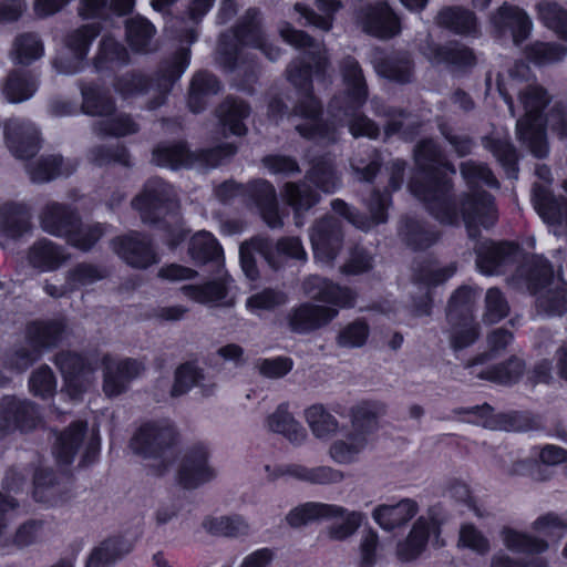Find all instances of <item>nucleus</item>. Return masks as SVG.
<instances>
[{
  "label": "nucleus",
  "instance_id": "nucleus-1",
  "mask_svg": "<svg viewBox=\"0 0 567 567\" xmlns=\"http://www.w3.org/2000/svg\"><path fill=\"white\" fill-rule=\"evenodd\" d=\"M281 38L290 45L305 50L303 56L290 63L287 69L289 82L299 91L300 97L295 107V116L300 118L296 130L306 138H315L323 143L337 140V131L348 125L354 137L375 138L379 127L364 115L360 109L368 99V86L359 62L347 56L340 63L343 91L336 95L328 107L329 123L320 118L321 106L311 94L310 79L312 69L317 75L323 74L328 66L326 49L303 31L295 30L288 23L279 28Z\"/></svg>",
  "mask_w": 567,
  "mask_h": 567
},
{
  "label": "nucleus",
  "instance_id": "nucleus-2",
  "mask_svg": "<svg viewBox=\"0 0 567 567\" xmlns=\"http://www.w3.org/2000/svg\"><path fill=\"white\" fill-rule=\"evenodd\" d=\"M415 163L417 172L409 188L436 220L444 225H458L462 218L470 237L476 236L478 226L488 228L495 225L498 215L493 197L476 188L480 184L498 187L496 177L486 165L473 161L461 165V174L471 192L456 203L447 178V173L455 174V169L432 140L416 146Z\"/></svg>",
  "mask_w": 567,
  "mask_h": 567
},
{
  "label": "nucleus",
  "instance_id": "nucleus-3",
  "mask_svg": "<svg viewBox=\"0 0 567 567\" xmlns=\"http://www.w3.org/2000/svg\"><path fill=\"white\" fill-rule=\"evenodd\" d=\"M529 75L530 69L525 62H515L506 75L498 74L497 89L513 116L522 112L516 123L518 140L536 157H545L548 153L546 127L559 137L567 136L566 109L555 104L544 117L543 112L551 100L547 90L538 83H528L523 87H517Z\"/></svg>",
  "mask_w": 567,
  "mask_h": 567
},
{
  "label": "nucleus",
  "instance_id": "nucleus-4",
  "mask_svg": "<svg viewBox=\"0 0 567 567\" xmlns=\"http://www.w3.org/2000/svg\"><path fill=\"white\" fill-rule=\"evenodd\" d=\"M248 48L260 50L270 61H276L281 51L268 42L261 28L260 12L248 9L237 25L221 34L217 48V61L225 69L236 70L249 61Z\"/></svg>",
  "mask_w": 567,
  "mask_h": 567
},
{
  "label": "nucleus",
  "instance_id": "nucleus-5",
  "mask_svg": "<svg viewBox=\"0 0 567 567\" xmlns=\"http://www.w3.org/2000/svg\"><path fill=\"white\" fill-rule=\"evenodd\" d=\"M177 442L175 426L168 420L143 423L130 441V449L136 455L151 461L155 475L164 474L172 464L173 447Z\"/></svg>",
  "mask_w": 567,
  "mask_h": 567
},
{
  "label": "nucleus",
  "instance_id": "nucleus-6",
  "mask_svg": "<svg viewBox=\"0 0 567 567\" xmlns=\"http://www.w3.org/2000/svg\"><path fill=\"white\" fill-rule=\"evenodd\" d=\"M337 518H342V522L340 524L330 525L327 528V535L333 540H344L358 530L364 515L361 512L349 511L337 504L308 502L291 509L286 517L288 524L292 527Z\"/></svg>",
  "mask_w": 567,
  "mask_h": 567
},
{
  "label": "nucleus",
  "instance_id": "nucleus-7",
  "mask_svg": "<svg viewBox=\"0 0 567 567\" xmlns=\"http://www.w3.org/2000/svg\"><path fill=\"white\" fill-rule=\"evenodd\" d=\"M246 193L254 199L262 219L270 228H281L284 226L282 216L279 213L276 189L268 181L258 179L250 183L247 187L234 182H225L215 189L216 197L223 203H228L233 198Z\"/></svg>",
  "mask_w": 567,
  "mask_h": 567
},
{
  "label": "nucleus",
  "instance_id": "nucleus-8",
  "mask_svg": "<svg viewBox=\"0 0 567 567\" xmlns=\"http://www.w3.org/2000/svg\"><path fill=\"white\" fill-rule=\"evenodd\" d=\"M65 336L62 320L37 321L28 326L27 338L32 349L21 348L8 360L9 368L17 372L28 369L40 355V350L56 346Z\"/></svg>",
  "mask_w": 567,
  "mask_h": 567
},
{
  "label": "nucleus",
  "instance_id": "nucleus-9",
  "mask_svg": "<svg viewBox=\"0 0 567 567\" xmlns=\"http://www.w3.org/2000/svg\"><path fill=\"white\" fill-rule=\"evenodd\" d=\"M132 206L140 213L143 223L155 224L176 210V192L161 178H151L132 200Z\"/></svg>",
  "mask_w": 567,
  "mask_h": 567
},
{
  "label": "nucleus",
  "instance_id": "nucleus-10",
  "mask_svg": "<svg viewBox=\"0 0 567 567\" xmlns=\"http://www.w3.org/2000/svg\"><path fill=\"white\" fill-rule=\"evenodd\" d=\"M18 504L16 501L3 493H0V545L10 544L24 547L37 542L43 534L44 523L42 520H29L16 530L13 536L7 535L8 525L17 516Z\"/></svg>",
  "mask_w": 567,
  "mask_h": 567
},
{
  "label": "nucleus",
  "instance_id": "nucleus-11",
  "mask_svg": "<svg viewBox=\"0 0 567 567\" xmlns=\"http://www.w3.org/2000/svg\"><path fill=\"white\" fill-rule=\"evenodd\" d=\"M491 23L499 38L509 35L516 47L529 38L534 27L524 9L508 2H504L492 13Z\"/></svg>",
  "mask_w": 567,
  "mask_h": 567
},
{
  "label": "nucleus",
  "instance_id": "nucleus-12",
  "mask_svg": "<svg viewBox=\"0 0 567 567\" xmlns=\"http://www.w3.org/2000/svg\"><path fill=\"white\" fill-rule=\"evenodd\" d=\"M357 21L364 32L380 39L393 38L401 31L400 19L389 6L388 0L370 2L358 13Z\"/></svg>",
  "mask_w": 567,
  "mask_h": 567
},
{
  "label": "nucleus",
  "instance_id": "nucleus-13",
  "mask_svg": "<svg viewBox=\"0 0 567 567\" xmlns=\"http://www.w3.org/2000/svg\"><path fill=\"white\" fill-rule=\"evenodd\" d=\"M208 456L209 451L204 444H196L185 453L177 473V481L183 487L197 488L215 478L216 471Z\"/></svg>",
  "mask_w": 567,
  "mask_h": 567
},
{
  "label": "nucleus",
  "instance_id": "nucleus-14",
  "mask_svg": "<svg viewBox=\"0 0 567 567\" xmlns=\"http://www.w3.org/2000/svg\"><path fill=\"white\" fill-rule=\"evenodd\" d=\"M39 414L34 404L17 398L0 400V439L19 430L28 432L37 426Z\"/></svg>",
  "mask_w": 567,
  "mask_h": 567
},
{
  "label": "nucleus",
  "instance_id": "nucleus-15",
  "mask_svg": "<svg viewBox=\"0 0 567 567\" xmlns=\"http://www.w3.org/2000/svg\"><path fill=\"white\" fill-rule=\"evenodd\" d=\"M455 271L456 267L453 264L441 267L434 260H424L413 267V281L422 291L420 301L414 305L417 316L430 313V288L445 282Z\"/></svg>",
  "mask_w": 567,
  "mask_h": 567
},
{
  "label": "nucleus",
  "instance_id": "nucleus-16",
  "mask_svg": "<svg viewBox=\"0 0 567 567\" xmlns=\"http://www.w3.org/2000/svg\"><path fill=\"white\" fill-rule=\"evenodd\" d=\"M310 239L315 258L322 265L331 266L342 245L340 220L333 216L319 220L311 230Z\"/></svg>",
  "mask_w": 567,
  "mask_h": 567
},
{
  "label": "nucleus",
  "instance_id": "nucleus-17",
  "mask_svg": "<svg viewBox=\"0 0 567 567\" xmlns=\"http://www.w3.org/2000/svg\"><path fill=\"white\" fill-rule=\"evenodd\" d=\"M56 365L64 378L65 393L73 400H78L93 382V371L84 359L70 352H62L56 355Z\"/></svg>",
  "mask_w": 567,
  "mask_h": 567
},
{
  "label": "nucleus",
  "instance_id": "nucleus-18",
  "mask_svg": "<svg viewBox=\"0 0 567 567\" xmlns=\"http://www.w3.org/2000/svg\"><path fill=\"white\" fill-rule=\"evenodd\" d=\"M112 249L126 264L135 268H147L158 262L151 240L136 231L114 238Z\"/></svg>",
  "mask_w": 567,
  "mask_h": 567
},
{
  "label": "nucleus",
  "instance_id": "nucleus-19",
  "mask_svg": "<svg viewBox=\"0 0 567 567\" xmlns=\"http://www.w3.org/2000/svg\"><path fill=\"white\" fill-rule=\"evenodd\" d=\"M104 367L103 391L107 396H117L123 393L131 381L141 375L144 367L134 359L117 360L111 355L102 359Z\"/></svg>",
  "mask_w": 567,
  "mask_h": 567
},
{
  "label": "nucleus",
  "instance_id": "nucleus-20",
  "mask_svg": "<svg viewBox=\"0 0 567 567\" xmlns=\"http://www.w3.org/2000/svg\"><path fill=\"white\" fill-rule=\"evenodd\" d=\"M100 28L96 23L85 24L78 28L65 37V48L73 55V60L68 63L63 59L55 60V69L63 74H74L82 70L83 61L87 55L93 40L99 35Z\"/></svg>",
  "mask_w": 567,
  "mask_h": 567
},
{
  "label": "nucleus",
  "instance_id": "nucleus-21",
  "mask_svg": "<svg viewBox=\"0 0 567 567\" xmlns=\"http://www.w3.org/2000/svg\"><path fill=\"white\" fill-rule=\"evenodd\" d=\"M337 315L338 310L332 307L306 301L289 310L287 323L292 332L303 334L327 326Z\"/></svg>",
  "mask_w": 567,
  "mask_h": 567
},
{
  "label": "nucleus",
  "instance_id": "nucleus-22",
  "mask_svg": "<svg viewBox=\"0 0 567 567\" xmlns=\"http://www.w3.org/2000/svg\"><path fill=\"white\" fill-rule=\"evenodd\" d=\"M4 141L17 158H29L39 151V132L29 121L10 118L4 125Z\"/></svg>",
  "mask_w": 567,
  "mask_h": 567
},
{
  "label": "nucleus",
  "instance_id": "nucleus-23",
  "mask_svg": "<svg viewBox=\"0 0 567 567\" xmlns=\"http://www.w3.org/2000/svg\"><path fill=\"white\" fill-rule=\"evenodd\" d=\"M476 266L487 276L504 274L512 266L518 255V248L514 244L482 243L476 248Z\"/></svg>",
  "mask_w": 567,
  "mask_h": 567
},
{
  "label": "nucleus",
  "instance_id": "nucleus-24",
  "mask_svg": "<svg viewBox=\"0 0 567 567\" xmlns=\"http://www.w3.org/2000/svg\"><path fill=\"white\" fill-rule=\"evenodd\" d=\"M435 537V544L443 546L440 538V526L433 518L419 517L413 524L406 539L398 544L396 556L401 561L416 559L425 549L430 536Z\"/></svg>",
  "mask_w": 567,
  "mask_h": 567
},
{
  "label": "nucleus",
  "instance_id": "nucleus-25",
  "mask_svg": "<svg viewBox=\"0 0 567 567\" xmlns=\"http://www.w3.org/2000/svg\"><path fill=\"white\" fill-rule=\"evenodd\" d=\"M301 289L306 297L317 301L341 308L354 306L355 293L350 288L341 287L319 276L305 278L301 284Z\"/></svg>",
  "mask_w": 567,
  "mask_h": 567
},
{
  "label": "nucleus",
  "instance_id": "nucleus-26",
  "mask_svg": "<svg viewBox=\"0 0 567 567\" xmlns=\"http://www.w3.org/2000/svg\"><path fill=\"white\" fill-rule=\"evenodd\" d=\"M367 205L370 210L371 218H367L361 214L353 212L341 199H334L332 202L333 210L346 217L359 229L368 230L374 225L386 221L385 210L390 205V194L388 190L384 193L373 192L368 199Z\"/></svg>",
  "mask_w": 567,
  "mask_h": 567
},
{
  "label": "nucleus",
  "instance_id": "nucleus-27",
  "mask_svg": "<svg viewBox=\"0 0 567 567\" xmlns=\"http://www.w3.org/2000/svg\"><path fill=\"white\" fill-rule=\"evenodd\" d=\"M532 200L546 224L567 234V200L563 196H554L546 185L535 184Z\"/></svg>",
  "mask_w": 567,
  "mask_h": 567
},
{
  "label": "nucleus",
  "instance_id": "nucleus-28",
  "mask_svg": "<svg viewBox=\"0 0 567 567\" xmlns=\"http://www.w3.org/2000/svg\"><path fill=\"white\" fill-rule=\"evenodd\" d=\"M188 299L209 307H231L235 301L228 297V276L223 274L203 285H186L181 288Z\"/></svg>",
  "mask_w": 567,
  "mask_h": 567
},
{
  "label": "nucleus",
  "instance_id": "nucleus-29",
  "mask_svg": "<svg viewBox=\"0 0 567 567\" xmlns=\"http://www.w3.org/2000/svg\"><path fill=\"white\" fill-rule=\"evenodd\" d=\"M419 512V504L412 498H403L396 504H381L372 512L373 520L384 530L391 532L404 526Z\"/></svg>",
  "mask_w": 567,
  "mask_h": 567
},
{
  "label": "nucleus",
  "instance_id": "nucleus-30",
  "mask_svg": "<svg viewBox=\"0 0 567 567\" xmlns=\"http://www.w3.org/2000/svg\"><path fill=\"white\" fill-rule=\"evenodd\" d=\"M368 445L369 439L363 432L350 430L330 444L328 455L337 464L350 465L360 460Z\"/></svg>",
  "mask_w": 567,
  "mask_h": 567
},
{
  "label": "nucleus",
  "instance_id": "nucleus-31",
  "mask_svg": "<svg viewBox=\"0 0 567 567\" xmlns=\"http://www.w3.org/2000/svg\"><path fill=\"white\" fill-rule=\"evenodd\" d=\"M422 52L432 64H451L458 68L475 64L474 53L461 43H449L446 45L427 43Z\"/></svg>",
  "mask_w": 567,
  "mask_h": 567
},
{
  "label": "nucleus",
  "instance_id": "nucleus-32",
  "mask_svg": "<svg viewBox=\"0 0 567 567\" xmlns=\"http://www.w3.org/2000/svg\"><path fill=\"white\" fill-rule=\"evenodd\" d=\"M81 111L90 116L107 117L115 111V102L100 84L81 82Z\"/></svg>",
  "mask_w": 567,
  "mask_h": 567
},
{
  "label": "nucleus",
  "instance_id": "nucleus-33",
  "mask_svg": "<svg viewBox=\"0 0 567 567\" xmlns=\"http://www.w3.org/2000/svg\"><path fill=\"white\" fill-rule=\"evenodd\" d=\"M70 255L55 243L41 239L33 244L29 250V262L41 271H53L66 262Z\"/></svg>",
  "mask_w": 567,
  "mask_h": 567
},
{
  "label": "nucleus",
  "instance_id": "nucleus-34",
  "mask_svg": "<svg viewBox=\"0 0 567 567\" xmlns=\"http://www.w3.org/2000/svg\"><path fill=\"white\" fill-rule=\"evenodd\" d=\"M76 217L78 215L70 207L51 202L43 207L40 224L45 233L64 238Z\"/></svg>",
  "mask_w": 567,
  "mask_h": 567
},
{
  "label": "nucleus",
  "instance_id": "nucleus-35",
  "mask_svg": "<svg viewBox=\"0 0 567 567\" xmlns=\"http://www.w3.org/2000/svg\"><path fill=\"white\" fill-rule=\"evenodd\" d=\"M86 423L73 422L56 437L53 454L61 464H71L86 436Z\"/></svg>",
  "mask_w": 567,
  "mask_h": 567
},
{
  "label": "nucleus",
  "instance_id": "nucleus-36",
  "mask_svg": "<svg viewBox=\"0 0 567 567\" xmlns=\"http://www.w3.org/2000/svg\"><path fill=\"white\" fill-rule=\"evenodd\" d=\"M249 114V105L243 100L235 97H227L217 109V116L223 128L237 136H241L247 133L245 120Z\"/></svg>",
  "mask_w": 567,
  "mask_h": 567
},
{
  "label": "nucleus",
  "instance_id": "nucleus-37",
  "mask_svg": "<svg viewBox=\"0 0 567 567\" xmlns=\"http://www.w3.org/2000/svg\"><path fill=\"white\" fill-rule=\"evenodd\" d=\"M203 527L212 535L229 538L247 537L251 533L250 524L239 514L209 516Z\"/></svg>",
  "mask_w": 567,
  "mask_h": 567
},
{
  "label": "nucleus",
  "instance_id": "nucleus-38",
  "mask_svg": "<svg viewBox=\"0 0 567 567\" xmlns=\"http://www.w3.org/2000/svg\"><path fill=\"white\" fill-rule=\"evenodd\" d=\"M132 550V544L123 537H111L95 547L86 567H111Z\"/></svg>",
  "mask_w": 567,
  "mask_h": 567
},
{
  "label": "nucleus",
  "instance_id": "nucleus-39",
  "mask_svg": "<svg viewBox=\"0 0 567 567\" xmlns=\"http://www.w3.org/2000/svg\"><path fill=\"white\" fill-rule=\"evenodd\" d=\"M267 426L275 433L282 434L290 442L299 444L307 437L306 430L288 411L287 404H280L267 419Z\"/></svg>",
  "mask_w": 567,
  "mask_h": 567
},
{
  "label": "nucleus",
  "instance_id": "nucleus-40",
  "mask_svg": "<svg viewBox=\"0 0 567 567\" xmlns=\"http://www.w3.org/2000/svg\"><path fill=\"white\" fill-rule=\"evenodd\" d=\"M31 214L25 205L9 204L0 213V227L4 235L17 238L31 229Z\"/></svg>",
  "mask_w": 567,
  "mask_h": 567
},
{
  "label": "nucleus",
  "instance_id": "nucleus-41",
  "mask_svg": "<svg viewBox=\"0 0 567 567\" xmlns=\"http://www.w3.org/2000/svg\"><path fill=\"white\" fill-rule=\"evenodd\" d=\"M305 420L313 436L321 441L329 440L339 431V421L321 404L306 409Z\"/></svg>",
  "mask_w": 567,
  "mask_h": 567
},
{
  "label": "nucleus",
  "instance_id": "nucleus-42",
  "mask_svg": "<svg viewBox=\"0 0 567 567\" xmlns=\"http://www.w3.org/2000/svg\"><path fill=\"white\" fill-rule=\"evenodd\" d=\"M282 195L295 212V223L298 227L303 225L301 213L310 209L319 200L318 194L305 182L286 183Z\"/></svg>",
  "mask_w": 567,
  "mask_h": 567
},
{
  "label": "nucleus",
  "instance_id": "nucleus-43",
  "mask_svg": "<svg viewBox=\"0 0 567 567\" xmlns=\"http://www.w3.org/2000/svg\"><path fill=\"white\" fill-rule=\"evenodd\" d=\"M524 54L530 63L537 66L559 63L567 56V43L537 40L525 47Z\"/></svg>",
  "mask_w": 567,
  "mask_h": 567
},
{
  "label": "nucleus",
  "instance_id": "nucleus-44",
  "mask_svg": "<svg viewBox=\"0 0 567 567\" xmlns=\"http://www.w3.org/2000/svg\"><path fill=\"white\" fill-rule=\"evenodd\" d=\"M436 23L460 34H475L477 32L474 13L460 7L442 9L436 17Z\"/></svg>",
  "mask_w": 567,
  "mask_h": 567
},
{
  "label": "nucleus",
  "instance_id": "nucleus-45",
  "mask_svg": "<svg viewBox=\"0 0 567 567\" xmlns=\"http://www.w3.org/2000/svg\"><path fill=\"white\" fill-rule=\"evenodd\" d=\"M290 476L310 484L332 485L341 483L346 475L342 471L328 465L307 467L299 464H291L286 470Z\"/></svg>",
  "mask_w": 567,
  "mask_h": 567
},
{
  "label": "nucleus",
  "instance_id": "nucleus-46",
  "mask_svg": "<svg viewBox=\"0 0 567 567\" xmlns=\"http://www.w3.org/2000/svg\"><path fill=\"white\" fill-rule=\"evenodd\" d=\"M220 90L217 78L207 72H198L192 80L188 106L193 113H199L206 106V99Z\"/></svg>",
  "mask_w": 567,
  "mask_h": 567
},
{
  "label": "nucleus",
  "instance_id": "nucleus-47",
  "mask_svg": "<svg viewBox=\"0 0 567 567\" xmlns=\"http://www.w3.org/2000/svg\"><path fill=\"white\" fill-rule=\"evenodd\" d=\"M155 27L143 17H133L126 21V39L136 52L147 53L153 50Z\"/></svg>",
  "mask_w": 567,
  "mask_h": 567
},
{
  "label": "nucleus",
  "instance_id": "nucleus-48",
  "mask_svg": "<svg viewBox=\"0 0 567 567\" xmlns=\"http://www.w3.org/2000/svg\"><path fill=\"white\" fill-rule=\"evenodd\" d=\"M152 161L158 166L177 169L190 167L194 164V155L184 143L162 144L153 151Z\"/></svg>",
  "mask_w": 567,
  "mask_h": 567
},
{
  "label": "nucleus",
  "instance_id": "nucleus-49",
  "mask_svg": "<svg viewBox=\"0 0 567 567\" xmlns=\"http://www.w3.org/2000/svg\"><path fill=\"white\" fill-rule=\"evenodd\" d=\"M384 414V405L377 401H364L351 410V430L363 432L367 437L378 427V419Z\"/></svg>",
  "mask_w": 567,
  "mask_h": 567
},
{
  "label": "nucleus",
  "instance_id": "nucleus-50",
  "mask_svg": "<svg viewBox=\"0 0 567 567\" xmlns=\"http://www.w3.org/2000/svg\"><path fill=\"white\" fill-rule=\"evenodd\" d=\"M44 54V47L41 39L31 32L19 34L10 51L11 60L17 64L29 65Z\"/></svg>",
  "mask_w": 567,
  "mask_h": 567
},
{
  "label": "nucleus",
  "instance_id": "nucleus-51",
  "mask_svg": "<svg viewBox=\"0 0 567 567\" xmlns=\"http://www.w3.org/2000/svg\"><path fill=\"white\" fill-rule=\"evenodd\" d=\"M75 169L73 164H65L56 155L41 157L28 166V173L33 182L43 183L61 175H70Z\"/></svg>",
  "mask_w": 567,
  "mask_h": 567
},
{
  "label": "nucleus",
  "instance_id": "nucleus-52",
  "mask_svg": "<svg viewBox=\"0 0 567 567\" xmlns=\"http://www.w3.org/2000/svg\"><path fill=\"white\" fill-rule=\"evenodd\" d=\"M190 53L188 49H181L174 55L173 61L164 69L161 70V79L157 86L159 95L156 97L155 103L150 105V109H155L163 104L164 94L169 90L172 84L178 80L189 65Z\"/></svg>",
  "mask_w": 567,
  "mask_h": 567
},
{
  "label": "nucleus",
  "instance_id": "nucleus-53",
  "mask_svg": "<svg viewBox=\"0 0 567 567\" xmlns=\"http://www.w3.org/2000/svg\"><path fill=\"white\" fill-rule=\"evenodd\" d=\"M195 385L202 389L204 395L213 393L214 383H205L204 374L195 365L190 363L183 364L176 370L171 395H183Z\"/></svg>",
  "mask_w": 567,
  "mask_h": 567
},
{
  "label": "nucleus",
  "instance_id": "nucleus-54",
  "mask_svg": "<svg viewBox=\"0 0 567 567\" xmlns=\"http://www.w3.org/2000/svg\"><path fill=\"white\" fill-rule=\"evenodd\" d=\"M537 19L567 43V10L557 2L544 0L536 4Z\"/></svg>",
  "mask_w": 567,
  "mask_h": 567
},
{
  "label": "nucleus",
  "instance_id": "nucleus-55",
  "mask_svg": "<svg viewBox=\"0 0 567 567\" xmlns=\"http://www.w3.org/2000/svg\"><path fill=\"white\" fill-rule=\"evenodd\" d=\"M483 145L494 154L509 178H517V155L507 136H487L483 140Z\"/></svg>",
  "mask_w": 567,
  "mask_h": 567
},
{
  "label": "nucleus",
  "instance_id": "nucleus-56",
  "mask_svg": "<svg viewBox=\"0 0 567 567\" xmlns=\"http://www.w3.org/2000/svg\"><path fill=\"white\" fill-rule=\"evenodd\" d=\"M400 235L406 245L414 250L426 249L439 238L435 230L415 219H406L400 228Z\"/></svg>",
  "mask_w": 567,
  "mask_h": 567
},
{
  "label": "nucleus",
  "instance_id": "nucleus-57",
  "mask_svg": "<svg viewBox=\"0 0 567 567\" xmlns=\"http://www.w3.org/2000/svg\"><path fill=\"white\" fill-rule=\"evenodd\" d=\"M37 89L38 83L33 75L14 71L9 74L3 92L9 102L19 103L30 99Z\"/></svg>",
  "mask_w": 567,
  "mask_h": 567
},
{
  "label": "nucleus",
  "instance_id": "nucleus-58",
  "mask_svg": "<svg viewBox=\"0 0 567 567\" xmlns=\"http://www.w3.org/2000/svg\"><path fill=\"white\" fill-rule=\"evenodd\" d=\"M105 234L102 224L84 225L79 217L74 220L70 231L65 235L68 243L83 251L90 250L95 243Z\"/></svg>",
  "mask_w": 567,
  "mask_h": 567
},
{
  "label": "nucleus",
  "instance_id": "nucleus-59",
  "mask_svg": "<svg viewBox=\"0 0 567 567\" xmlns=\"http://www.w3.org/2000/svg\"><path fill=\"white\" fill-rule=\"evenodd\" d=\"M128 62L126 49L112 37H104L95 58L97 70L114 69Z\"/></svg>",
  "mask_w": 567,
  "mask_h": 567
},
{
  "label": "nucleus",
  "instance_id": "nucleus-60",
  "mask_svg": "<svg viewBox=\"0 0 567 567\" xmlns=\"http://www.w3.org/2000/svg\"><path fill=\"white\" fill-rule=\"evenodd\" d=\"M502 539L509 550L518 553L539 554L548 548L546 540L513 528H504L502 530Z\"/></svg>",
  "mask_w": 567,
  "mask_h": 567
},
{
  "label": "nucleus",
  "instance_id": "nucleus-61",
  "mask_svg": "<svg viewBox=\"0 0 567 567\" xmlns=\"http://www.w3.org/2000/svg\"><path fill=\"white\" fill-rule=\"evenodd\" d=\"M189 254L195 261L204 264L218 260L223 255V249L213 234L203 230L192 237Z\"/></svg>",
  "mask_w": 567,
  "mask_h": 567
},
{
  "label": "nucleus",
  "instance_id": "nucleus-62",
  "mask_svg": "<svg viewBox=\"0 0 567 567\" xmlns=\"http://www.w3.org/2000/svg\"><path fill=\"white\" fill-rule=\"evenodd\" d=\"M450 324L449 339L451 347L462 350L473 344L480 336V327L475 319L447 320Z\"/></svg>",
  "mask_w": 567,
  "mask_h": 567
},
{
  "label": "nucleus",
  "instance_id": "nucleus-63",
  "mask_svg": "<svg viewBox=\"0 0 567 567\" xmlns=\"http://www.w3.org/2000/svg\"><path fill=\"white\" fill-rule=\"evenodd\" d=\"M138 131V124L127 114H117L113 117L94 123L93 132L99 136L122 137Z\"/></svg>",
  "mask_w": 567,
  "mask_h": 567
},
{
  "label": "nucleus",
  "instance_id": "nucleus-64",
  "mask_svg": "<svg viewBox=\"0 0 567 567\" xmlns=\"http://www.w3.org/2000/svg\"><path fill=\"white\" fill-rule=\"evenodd\" d=\"M288 302V296L280 289L266 288L251 295L246 300V308L254 315H260L264 311H272Z\"/></svg>",
  "mask_w": 567,
  "mask_h": 567
}]
</instances>
